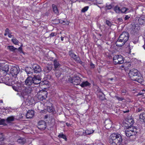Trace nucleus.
I'll list each match as a JSON object with an SVG mask.
<instances>
[{
    "instance_id": "obj_17",
    "label": "nucleus",
    "mask_w": 145,
    "mask_h": 145,
    "mask_svg": "<svg viewBox=\"0 0 145 145\" xmlns=\"http://www.w3.org/2000/svg\"><path fill=\"white\" fill-rule=\"evenodd\" d=\"M34 115V111H33L29 110L26 115V117L27 118H31L33 117Z\"/></svg>"
},
{
    "instance_id": "obj_25",
    "label": "nucleus",
    "mask_w": 145,
    "mask_h": 145,
    "mask_svg": "<svg viewBox=\"0 0 145 145\" xmlns=\"http://www.w3.org/2000/svg\"><path fill=\"white\" fill-rule=\"evenodd\" d=\"M7 49L9 50L10 51L14 52L16 50H17V48L14 47L13 46H9L7 47Z\"/></svg>"
},
{
    "instance_id": "obj_20",
    "label": "nucleus",
    "mask_w": 145,
    "mask_h": 145,
    "mask_svg": "<svg viewBox=\"0 0 145 145\" xmlns=\"http://www.w3.org/2000/svg\"><path fill=\"white\" fill-rule=\"evenodd\" d=\"M139 118L140 119V120L145 123V111L144 112H142L139 115Z\"/></svg>"
},
{
    "instance_id": "obj_40",
    "label": "nucleus",
    "mask_w": 145,
    "mask_h": 145,
    "mask_svg": "<svg viewBox=\"0 0 145 145\" xmlns=\"http://www.w3.org/2000/svg\"><path fill=\"white\" fill-rule=\"evenodd\" d=\"M53 108L52 107L48 106L47 107V110L49 112H51L53 111Z\"/></svg>"
},
{
    "instance_id": "obj_22",
    "label": "nucleus",
    "mask_w": 145,
    "mask_h": 145,
    "mask_svg": "<svg viewBox=\"0 0 145 145\" xmlns=\"http://www.w3.org/2000/svg\"><path fill=\"white\" fill-rule=\"evenodd\" d=\"M15 118L13 116H10L8 117L6 119V121L8 123H10L14 121Z\"/></svg>"
},
{
    "instance_id": "obj_63",
    "label": "nucleus",
    "mask_w": 145,
    "mask_h": 145,
    "mask_svg": "<svg viewBox=\"0 0 145 145\" xmlns=\"http://www.w3.org/2000/svg\"><path fill=\"white\" fill-rule=\"evenodd\" d=\"M45 118H48V116L46 115L45 116Z\"/></svg>"
},
{
    "instance_id": "obj_61",
    "label": "nucleus",
    "mask_w": 145,
    "mask_h": 145,
    "mask_svg": "<svg viewBox=\"0 0 145 145\" xmlns=\"http://www.w3.org/2000/svg\"><path fill=\"white\" fill-rule=\"evenodd\" d=\"M66 124L67 126L69 127L71 125V124L70 123H66Z\"/></svg>"
},
{
    "instance_id": "obj_39",
    "label": "nucleus",
    "mask_w": 145,
    "mask_h": 145,
    "mask_svg": "<svg viewBox=\"0 0 145 145\" xmlns=\"http://www.w3.org/2000/svg\"><path fill=\"white\" fill-rule=\"evenodd\" d=\"M5 139L3 134L2 133H0V142L3 141Z\"/></svg>"
},
{
    "instance_id": "obj_13",
    "label": "nucleus",
    "mask_w": 145,
    "mask_h": 145,
    "mask_svg": "<svg viewBox=\"0 0 145 145\" xmlns=\"http://www.w3.org/2000/svg\"><path fill=\"white\" fill-rule=\"evenodd\" d=\"M32 91L31 88L29 87V88H26L24 89L22 91L21 93L22 96H24L30 93Z\"/></svg>"
},
{
    "instance_id": "obj_23",
    "label": "nucleus",
    "mask_w": 145,
    "mask_h": 145,
    "mask_svg": "<svg viewBox=\"0 0 145 145\" xmlns=\"http://www.w3.org/2000/svg\"><path fill=\"white\" fill-rule=\"evenodd\" d=\"M52 8L54 12L56 14H59V12L57 6L54 4L52 5Z\"/></svg>"
},
{
    "instance_id": "obj_14",
    "label": "nucleus",
    "mask_w": 145,
    "mask_h": 145,
    "mask_svg": "<svg viewBox=\"0 0 145 145\" xmlns=\"http://www.w3.org/2000/svg\"><path fill=\"white\" fill-rule=\"evenodd\" d=\"M136 20H137L138 23L140 25H144L145 24V16H142L140 17H137Z\"/></svg>"
},
{
    "instance_id": "obj_27",
    "label": "nucleus",
    "mask_w": 145,
    "mask_h": 145,
    "mask_svg": "<svg viewBox=\"0 0 145 145\" xmlns=\"http://www.w3.org/2000/svg\"><path fill=\"white\" fill-rule=\"evenodd\" d=\"M69 56L73 58V59L74 58L76 57H77V55L75 54L73 52L72 50H71L69 52Z\"/></svg>"
},
{
    "instance_id": "obj_46",
    "label": "nucleus",
    "mask_w": 145,
    "mask_h": 145,
    "mask_svg": "<svg viewBox=\"0 0 145 145\" xmlns=\"http://www.w3.org/2000/svg\"><path fill=\"white\" fill-rule=\"evenodd\" d=\"M117 21L119 23L121 24L123 22V20L122 18H118L117 19Z\"/></svg>"
},
{
    "instance_id": "obj_10",
    "label": "nucleus",
    "mask_w": 145,
    "mask_h": 145,
    "mask_svg": "<svg viewBox=\"0 0 145 145\" xmlns=\"http://www.w3.org/2000/svg\"><path fill=\"white\" fill-rule=\"evenodd\" d=\"M140 29V27L138 24H134L132 26L131 32L134 34H137V32Z\"/></svg>"
},
{
    "instance_id": "obj_31",
    "label": "nucleus",
    "mask_w": 145,
    "mask_h": 145,
    "mask_svg": "<svg viewBox=\"0 0 145 145\" xmlns=\"http://www.w3.org/2000/svg\"><path fill=\"white\" fill-rule=\"evenodd\" d=\"M56 71L55 75L56 76L57 78L59 77L61 75V73L60 71L58 70H56Z\"/></svg>"
},
{
    "instance_id": "obj_57",
    "label": "nucleus",
    "mask_w": 145,
    "mask_h": 145,
    "mask_svg": "<svg viewBox=\"0 0 145 145\" xmlns=\"http://www.w3.org/2000/svg\"><path fill=\"white\" fill-rule=\"evenodd\" d=\"M9 29L8 28H7L5 30V32L8 34L9 33Z\"/></svg>"
},
{
    "instance_id": "obj_5",
    "label": "nucleus",
    "mask_w": 145,
    "mask_h": 145,
    "mask_svg": "<svg viewBox=\"0 0 145 145\" xmlns=\"http://www.w3.org/2000/svg\"><path fill=\"white\" fill-rule=\"evenodd\" d=\"M137 131V129L135 127L134 128L133 127H129L125 130V134L128 137H133L132 138L135 139L136 137V135L138 132Z\"/></svg>"
},
{
    "instance_id": "obj_60",
    "label": "nucleus",
    "mask_w": 145,
    "mask_h": 145,
    "mask_svg": "<svg viewBox=\"0 0 145 145\" xmlns=\"http://www.w3.org/2000/svg\"><path fill=\"white\" fill-rule=\"evenodd\" d=\"M8 36L10 38H11L12 37V35H11L10 33L8 34Z\"/></svg>"
},
{
    "instance_id": "obj_41",
    "label": "nucleus",
    "mask_w": 145,
    "mask_h": 145,
    "mask_svg": "<svg viewBox=\"0 0 145 145\" xmlns=\"http://www.w3.org/2000/svg\"><path fill=\"white\" fill-rule=\"evenodd\" d=\"M138 41V37H135L133 40V42L134 44H136Z\"/></svg>"
},
{
    "instance_id": "obj_50",
    "label": "nucleus",
    "mask_w": 145,
    "mask_h": 145,
    "mask_svg": "<svg viewBox=\"0 0 145 145\" xmlns=\"http://www.w3.org/2000/svg\"><path fill=\"white\" fill-rule=\"evenodd\" d=\"M76 135H78V136H80L83 135H84V131L83 132L82 131L81 132H79L78 133H77V134H76Z\"/></svg>"
},
{
    "instance_id": "obj_44",
    "label": "nucleus",
    "mask_w": 145,
    "mask_h": 145,
    "mask_svg": "<svg viewBox=\"0 0 145 145\" xmlns=\"http://www.w3.org/2000/svg\"><path fill=\"white\" fill-rule=\"evenodd\" d=\"M74 59L75 61L78 63H79L80 61L81 60L80 57L77 56V57H76L74 58Z\"/></svg>"
},
{
    "instance_id": "obj_55",
    "label": "nucleus",
    "mask_w": 145,
    "mask_h": 145,
    "mask_svg": "<svg viewBox=\"0 0 145 145\" xmlns=\"http://www.w3.org/2000/svg\"><path fill=\"white\" fill-rule=\"evenodd\" d=\"M90 65L91 66V68L94 69L95 67L94 64L93 63L91 62L90 63Z\"/></svg>"
},
{
    "instance_id": "obj_8",
    "label": "nucleus",
    "mask_w": 145,
    "mask_h": 145,
    "mask_svg": "<svg viewBox=\"0 0 145 145\" xmlns=\"http://www.w3.org/2000/svg\"><path fill=\"white\" fill-rule=\"evenodd\" d=\"M81 79L78 76L74 75L72 78L71 82L74 85H78L80 84Z\"/></svg>"
},
{
    "instance_id": "obj_62",
    "label": "nucleus",
    "mask_w": 145,
    "mask_h": 145,
    "mask_svg": "<svg viewBox=\"0 0 145 145\" xmlns=\"http://www.w3.org/2000/svg\"><path fill=\"white\" fill-rule=\"evenodd\" d=\"M63 38L64 37H63L62 36H61V41H63Z\"/></svg>"
},
{
    "instance_id": "obj_58",
    "label": "nucleus",
    "mask_w": 145,
    "mask_h": 145,
    "mask_svg": "<svg viewBox=\"0 0 145 145\" xmlns=\"http://www.w3.org/2000/svg\"><path fill=\"white\" fill-rule=\"evenodd\" d=\"M79 63L81 64L82 66H84L85 65L84 63L81 60Z\"/></svg>"
},
{
    "instance_id": "obj_16",
    "label": "nucleus",
    "mask_w": 145,
    "mask_h": 145,
    "mask_svg": "<svg viewBox=\"0 0 145 145\" xmlns=\"http://www.w3.org/2000/svg\"><path fill=\"white\" fill-rule=\"evenodd\" d=\"M53 67L52 65H49L45 67L44 69V73H47L50 72L52 69Z\"/></svg>"
},
{
    "instance_id": "obj_18",
    "label": "nucleus",
    "mask_w": 145,
    "mask_h": 145,
    "mask_svg": "<svg viewBox=\"0 0 145 145\" xmlns=\"http://www.w3.org/2000/svg\"><path fill=\"white\" fill-rule=\"evenodd\" d=\"M53 64L54 66V68L55 69L54 70H56V69L60 67V65L58 61L56 59H54L53 61Z\"/></svg>"
},
{
    "instance_id": "obj_43",
    "label": "nucleus",
    "mask_w": 145,
    "mask_h": 145,
    "mask_svg": "<svg viewBox=\"0 0 145 145\" xmlns=\"http://www.w3.org/2000/svg\"><path fill=\"white\" fill-rule=\"evenodd\" d=\"M125 66H126L125 67L126 70L128 69L129 67L131 66V64L129 62L125 63Z\"/></svg>"
},
{
    "instance_id": "obj_38",
    "label": "nucleus",
    "mask_w": 145,
    "mask_h": 145,
    "mask_svg": "<svg viewBox=\"0 0 145 145\" xmlns=\"http://www.w3.org/2000/svg\"><path fill=\"white\" fill-rule=\"evenodd\" d=\"M93 132L94 131L93 130L92 131H89V130H87L85 132V133L86 135H89L93 133Z\"/></svg>"
},
{
    "instance_id": "obj_49",
    "label": "nucleus",
    "mask_w": 145,
    "mask_h": 145,
    "mask_svg": "<svg viewBox=\"0 0 145 145\" xmlns=\"http://www.w3.org/2000/svg\"><path fill=\"white\" fill-rule=\"evenodd\" d=\"M123 63L121 65V67L120 68V69L121 70H123V69L126 70L125 67H126V66H125V63Z\"/></svg>"
},
{
    "instance_id": "obj_4",
    "label": "nucleus",
    "mask_w": 145,
    "mask_h": 145,
    "mask_svg": "<svg viewBox=\"0 0 145 145\" xmlns=\"http://www.w3.org/2000/svg\"><path fill=\"white\" fill-rule=\"evenodd\" d=\"M129 34L127 32L124 31L120 35L118 40L116 42V45L119 47L124 45L128 40Z\"/></svg>"
},
{
    "instance_id": "obj_48",
    "label": "nucleus",
    "mask_w": 145,
    "mask_h": 145,
    "mask_svg": "<svg viewBox=\"0 0 145 145\" xmlns=\"http://www.w3.org/2000/svg\"><path fill=\"white\" fill-rule=\"evenodd\" d=\"M115 97L119 101H122L124 99L123 97H120L117 96H116Z\"/></svg>"
},
{
    "instance_id": "obj_51",
    "label": "nucleus",
    "mask_w": 145,
    "mask_h": 145,
    "mask_svg": "<svg viewBox=\"0 0 145 145\" xmlns=\"http://www.w3.org/2000/svg\"><path fill=\"white\" fill-rule=\"evenodd\" d=\"M22 46V45H21V46L19 47L18 48H17V50H17V51H18L20 53L23 52Z\"/></svg>"
},
{
    "instance_id": "obj_9",
    "label": "nucleus",
    "mask_w": 145,
    "mask_h": 145,
    "mask_svg": "<svg viewBox=\"0 0 145 145\" xmlns=\"http://www.w3.org/2000/svg\"><path fill=\"white\" fill-rule=\"evenodd\" d=\"M20 71L19 67L18 66H12L10 69V74L12 76H17Z\"/></svg>"
},
{
    "instance_id": "obj_36",
    "label": "nucleus",
    "mask_w": 145,
    "mask_h": 145,
    "mask_svg": "<svg viewBox=\"0 0 145 145\" xmlns=\"http://www.w3.org/2000/svg\"><path fill=\"white\" fill-rule=\"evenodd\" d=\"M108 122L109 123L108 124H106L105 125V126H108L109 127H110L111 126V124H112V122L110 120H108L107 121H105V123H106L107 122Z\"/></svg>"
},
{
    "instance_id": "obj_32",
    "label": "nucleus",
    "mask_w": 145,
    "mask_h": 145,
    "mask_svg": "<svg viewBox=\"0 0 145 145\" xmlns=\"http://www.w3.org/2000/svg\"><path fill=\"white\" fill-rule=\"evenodd\" d=\"M12 42L15 44L18 45L19 43L18 41L16 39L13 38L12 39Z\"/></svg>"
},
{
    "instance_id": "obj_47",
    "label": "nucleus",
    "mask_w": 145,
    "mask_h": 145,
    "mask_svg": "<svg viewBox=\"0 0 145 145\" xmlns=\"http://www.w3.org/2000/svg\"><path fill=\"white\" fill-rule=\"evenodd\" d=\"M106 24H107L110 27V26L112 25V24L111 22L108 20H106Z\"/></svg>"
},
{
    "instance_id": "obj_7",
    "label": "nucleus",
    "mask_w": 145,
    "mask_h": 145,
    "mask_svg": "<svg viewBox=\"0 0 145 145\" xmlns=\"http://www.w3.org/2000/svg\"><path fill=\"white\" fill-rule=\"evenodd\" d=\"M48 92L46 91L41 90L37 93V98L39 100L42 101L47 97Z\"/></svg>"
},
{
    "instance_id": "obj_26",
    "label": "nucleus",
    "mask_w": 145,
    "mask_h": 145,
    "mask_svg": "<svg viewBox=\"0 0 145 145\" xmlns=\"http://www.w3.org/2000/svg\"><path fill=\"white\" fill-rule=\"evenodd\" d=\"M114 10L117 13H120L121 11V9L118 6H116L114 8Z\"/></svg>"
},
{
    "instance_id": "obj_52",
    "label": "nucleus",
    "mask_w": 145,
    "mask_h": 145,
    "mask_svg": "<svg viewBox=\"0 0 145 145\" xmlns=\"http://www.w3.org/2000/svg\"><path fill=\"white\" fill-rule=\"evenodd\" d=\"M130 15H126L124 18V19L125 20H128L130 17Z\"/></svg>"
},
{
    "instance_id": "obj_59",
    "label": "nucleus",
    "mask_w": 145,
    "mask_h": 145,
    "mask_svg": "<svg viewBox=\"0 0 145 145\" xmlns=\"http://www.w3.org/2000/svg\"><path fill=\"white\" fill-rule=\"evenodd\" d=\"M129 110H127L126 111H123V112L124 113H128V112H129Z\"/></svg>"
},
{
    "instance_id": "obj_21",
    "label": "nucleus",
    "mask_w": 145,
    "mask_h": 145,
    "mask_svg": "<svg viewBox=\"0 0 145 145\" xmlns=\"http://www.w3.org/2000/svg\"><path fill=\"white\" fill-rule=\"evenodd\" d=\"M91 85V84L88 82V81L82 82L80 85L81 87L84 88L87 86H90Z\"/></svg>"
},
{
    "instance_id": "obj_33",
    "label": "nucleus",
    "mask_w": 145,
    "mask_h": 145,
    "mask_svg": "<svg viewBox=\"0 0 145 145\" xmlns=\"http://www.w3.org/2000/svg\"><path fill=\"white\" fill-rule=\"evenodd\" d=\"M143 111H145V109L142 107L140 106L139 107L137 108L136 112H139Z\"/></svg>"
},
{
    "instance_id": "obj_53",
    "label": "nucleus",
    "mask_w": 145,
    "mask_h": 145,
    "mask_svg": "<svg viewBox=\"0 0 145 145\" xmlns=\"http://www.w3.org/2000/svg\"><path fill=\"white\" fill-rule=\"evenodd\" d=\"M57 35V33L55 32H52L50 35V37H53Z\"/></svg>"
},
{
    "instance_id": "obj_11",
    "label": "nucleus",
    "mask_w": 145,
    "mask_h": 145,
    "mask_svg": "<svg viewBox=\"0 0 145 145\" xmlns=\"http://www.w3.org/2000/svg\"><path fill=\"white\" fill-rule=\"evenodd\" d=\"M46 127V122L44 121H40L38 123L37 127L40 130H44Z\"/></svg>"
},
{
    "instance_id": "obj_37",
    "label": "nucleus",
    "mask_w": 145,
    "mask_h": 145,
    "mask_svg": "<svg viewBox=\"0 0 145 145\" xmlns=\"http://www.w3.org/2000/svg\"><path fill=\"white\" fill-rule=\"evenodd\" d=\"M3 70L7 72L8 71L9 69L8 66V65H5L3 68Z\"/></svg>"
},
{
    "instance_id": "obj_19",
    "label": "nucleus",
    "mask_w": 145,
    "mask_h": 145,
    "mask_svg": "<svg viewBox=\"0 0 145 145\" xmlns=\"http://www.w3.org/2000/svg\"><path fill=\"white\" fill-rule=\"evenodd\" d=\"M17 142L20 144H24L26 143V140L24 138L21 137L17 140Z\"/></svg>"
},
{
    "instance_id": "obj_54",
    "label": "nucleus",
    "mask_w": 145,
    "mask_h": 145,
    "mask_svg": "<svg viewBox=\"0 0 145 145\" xmlns=\"http://www.w3.org/2000/svg\"><path fill=\"white\" fill-rule=\"evenodd\" d=\"M106 7L108 9H110L112 8V6L111 4H110L109 5H106Z\"/></svg>"
},
{
    "instance_id": "obj_42",
    "label": "nucleus",
    "mask_w": 145,
    "mask_h": 145,
    "mask_svg": "<svg viewBox=\"0 0 145 145\" xmlns=\"http://www.w3.org/2000/svg\"><path fill=\"white\" fill-rule=\"evenodd\" d=\"M88 6L85 7L82 9V10H81V12H85L88 10Z\"/></svg>"
},
{
    "instance_id": "obj_12",
    "label": "nucleus",
    "mask_w": 145,
    "mask_h": 145,
    "mask_svg": "<svg viewBox=\"0 0 145 145\" xmlns=\"http://www.w3.org/2000/svg\"><path fill=\"white\" fill-rule=\"evenodd\" d=\"M32 67L34 72L35 73H40L42 71L41 67L37 64H34Z\"/></svg>"
},
{
    "instance_id": "obj_35",
    "label": "nucleus",
    "mask_w": 145,
    "mask_h": 145,
    "mask_svg": "<svg viewBox=\"0 0 145 145\" xmlns=\"http://www.w3.org/2000/svg\"><path fill=\"white\" fill-rule=\"evenodd\" d=\"M6 121V120L5 119H1L0 120V125H6L7 124L5 123Z\"/></svg>"
},
{
    "instance_id": "obj_2",
    "label": "nucleus",
    "mask_w": 145,
    "mask_h": 145,
    "mask_svg": "<svg viewBox=\"0 0 145 145\" xmlns=\"http://www.w3.org/2000/svg\"><path fill=\"white\" fill-rule=\"evenodd\" d=\"M42 78L39 75L28 76L24 81V84L31 86L39 84Z\"/></svg>"
},
{
    "instance_id": "obj_29",
    "label": "nucleus",
    "mask_w": 145,
    "mask_h": 145,
    "mask_svg": "<svg viewBox=\"0 0 145 145\" xmlns=\"http://www.w3.org/2000/svg\"><path fill=\"white\" fill-rule=\"evenodd\" d=\"M127 122V124L128 125L130 124V125L129 126L131 127V126L133 125V124L134 121L133 119L131 118L130 119H128Z\"/></svg>"
},
{
    "instance_id": "obj_1",
    "label": "nucleus",
    "mask_w": 145,
    "mask_h": 145,
    "mask_svg": "<svg viewBox=\"0 0 145 145\" xmlns=\"http://www.w3.org/2000/svg\"><path fill=\"white\" fill-rule=\"evenodd\" d=\"M108 142L111 145H124L126 144L121 135L115 133L110 135Z\"/></svg>"
},
{
    "instance_id": "obj_64",
    "label": "nucleus",
    "mask_w": 145,
    "mask_h": 145,
    "mask_svg": "<svg viewBox=\"0 0 145 145\" xmlns=\"http://www.w3.org/2000/svg\"><path fill=\"white\" fill-rule=\"evenodd\" d=\"M144 48L145 49V44L143 46Z\"/></svg>"
},
{
    "instance_id": "obj_15",
    "label": "nucleus",
    "mask_w": 145,
    "mask_h": 145,
    "mask_svg": "<svg viewBox=\"0 0 145 145\" xmlns=\"http://www.w3.org/2000/svg\"><path fill=\"white\" fill-rule=\"evenodd\" d=\"M25 71L26 72L28 76H36V75H34L33 74V70L30 67H26L25 69Z\"/></svg>"
},
{
    "instance_id": "obj_6",
    "label": "nucleus",
    "mask_w": 145,
    "mask_h": 145,
    "mask_svg": "<svg viewBox=\"0 0 145 145\" xmlns=\"http://www.w3.org/2000/svg\"><path fill=\"white\" fill-rule=\"evenodd\" d=\"M124 58L121 55H115L113 58V62L115 65L123 64L124 62Z\"/></svg>"
},
{
    "instance_id": "obj_56",
    "label": "nucleus",
    "mask_w": 145,
    "mask_h": 145,
    "mask_svg": "<svg viewBox=\"0 0 145 145\" xmlns=\"http://www.w3.org/2000/svg\"><path fill=\"white\" fill-rule=\"evenodd\" d=\"M12 88L13 89L16 91H18V89L17 88L14 86H13Z\"/></svg>"
},
{
    "instance_id": "obj_3",
    "label": "nucleus",
    "mask_w": 145,
    "mask_h": 145,
    "mask_svg": "<svg viewBox=\"0 0 145 145\" xmlns=\"http://www.w3.org/2000/svg\"><path fill=\"white\" fill-rule=\"evenodd\" d=\"M129 75L132 80L137 81L140 84L143 81L142 77L138 72V71L135 69L130 70L129 73Z\"/></svg>"
},
{
    "instance_id": "obj_28",
    "label": "nucleus",
    "mask_w": 145,
    "mask_h": 145,
    "mask_svg": "<svg viewBox=\"0 0 145 145\" xmlns=\"http://www.w3.org/2000/svg\"><path fill=\"white\" fill-rule=\"evenodd\" d=\"M12 82H13L14 84L17 83L18 82V78L17 77V76H12Z\"/></svg>"
},
{
    "instance_id": "obj_45",
    "label": "nucleus",
    "mask_w": 145,
    "mask_h": 145,
    "mask_svg": "<svg viewBox=\"0 0 145 145\" xmlns=\"http://www.w3.org/2000/svg\"><path fill=\"white\" fill-rule=\"evenodd\" d=\"M41 80L40 81V83L39 84H40L41 85H46L48 84V82L47 81H43L42 82L41 81Z\"/></svg>"
},
{
    "instance_id": "obj_34",
    "label": "nucleus",
    "mask_w": 145,
    "mask_h": 145,
    "mask_svg": "<svg viewBox=\"0 0 145 145\" xmlns=\"http://www.w3.org/2000/svg\"><path fill=\"white\" fill-rule=\"evenodd\" d=\"M58 137L59 138H62L64 139L65 140H67V138L65 135H64L63 134H60L58 135Z\"/></svg>"
},
{
    "instance_id": "obj_30",
    "label": "nucleus",
    "mask_w": 145,
    "mask_h": 145,
    "mask_svg": "<svg viewBox=\"0 0 145 145\" xmlns=\"http://www.w3.org/2000/svg\"><path fill=\"white\" fill-rule=\"evenodd\" d=\"M129 10V8L125 7H123L121 9L120 12L121 13H125L126 11Z\"/></svg>"
},
{
    "instance_id": "obj_24",
    "label": "nucleus",
    "mask_w": 145,
    "mask_h": 145,
    "mask_svg": "<svg viewBox=\"0 0 145 145\" xmlns=\"http://www.w3.org/2000/svg\"><path fill=\"white\" fill-rule=\"evenodd\" d=\"M99 92L101 93L99 95L100 99L102 101L106 100V99L105 97V95L102 92L100 91Z\"/></svg>"
}]
</instances>
